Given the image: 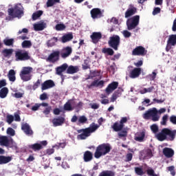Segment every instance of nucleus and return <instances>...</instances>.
<instances>
[{
  "mask_svg": "<svg viewBox=\"0 0 176 176\" xmlns=\"http://www.w3.org/2000/svg\"><path fill=\"white\" fill-rule=\"evenodd\" d=\"M99 127L100 125L96 124V123L93 122L89 125V127L88 128L78 129L77 132L78 133H82L78 135V140H86L87 137H90L91 135V133L96 131Z\"/></svg>",
  "mask_w": 176,
  "mask_h": 176,
  "instance_id": "obj_1",
  "label": "nucleus"
},
{
  "mask_svg": "<svg viewBox=\"0 0 176 176\" xmlns=\"http://www.w3.org/2000/svg\"><path fill=\"white\" fill-rule=\"evenodd\" d=\"M112 149V146L109 143H103L100 144L97 148L94 153V157L96 159H100L101 156H105V155H108L111 150Z\"/></svg>",
  "mask_w": 176,
  "mask_h": 176,
  "instance_id": "obj_2",
  "label": "nucleus"
},
{
  "mask_svg": "<svg viewBox=\"0 0 176 176\" xmlns=\"http://www.w3.org/2000/svg\"><path fill=\"white\" fill-rule=\"evenodd\" d=\"M8 16L14 19L15 17H20L24 14V8L21 4L18 3L14 6V8H9L8 10Z\"/></svg>",
  "mask_w": 176,
  "mask_h": 176,
  "instance_id": "obj_3",
  "label": "nucleus"
},
{
  "mask_svg": "<svg viewBox=\"0 0 176 176\" xmlns=\"http://www.w3.org/2000/svg\"><path fill=\"white\" fill-rule=\"evenodd\" d=\"M15 60L16 61H28V60H31V56L28 51L18 50L15 51Z\"/></svg>",
  "mask_w": 176,
  "mask_h": 176,
  "instance_id": "obj_4",
  "label": "nucleus"
},
{
  "mask_svg": "<svg viewBox=\"0 0 176 176\" xmlns=\"http://www.w3.org/2000/svg\"><path fill=\"white\" fill-rule=\"evenodd\" d=\"M31 72H32V67H23L20 73V78L24 82H28V80H31L32 78V75H31Z\"/></svg>",
  "mask_w": 176,
  "mask_h": 176,
  "instance_id": "obj_5",
  "label": "nucleus"
},
{
  "mask_svg": "<svg viewBox=\"0 0 176 176\" xmlns=\"http://www.w3.org/2000/svg\"><path fill=\"white\" fill-rule=\"evenodd\" d=\"M158 111L156 108H153V109H149L143 114V118L148 120L149 118H152L153 122H157L160 117L157 115Z\"/></svg>",
  "mask_w": 176,
  "mask_h": 176,
  "instance_id": "obj_6",
  "label": "nucleus"
},
{
  "mask_svg": "<svg viewBox=\"0 0 176 176\" xmlns=\"http://www.w3.org/2000/svg\"><path fill=\"white\" fill-rule=\"evenodd\" d=\"M140 24V15L133 16L126 21V27L129 31L135 29Z\"/></svg>",
  "mask_w": 176,
  "mask_h": 176,
  "instance_id": "obj_7",
  "label": "nucleus"
},
{
  "mask_svg": "<svg viewBox=\"0 0 176 176\" xmlns=\"http://www.w3.org/2000/svg\"><path fill=\"white\" fill-rule=\"evenodd\" d=\"M108 45L114 50H118L120 45V36H119L118 35H113L109 38Z\"/></svg>",
  "mask_w": 176,
  "mask_h": 176,
  "instance_id": "obj_8",
  "label": "nucleus"
},
{
  "mask_svg": "<svg viewBox=\"0 0 176 176\" xmlns=\"http://www.w3.org/2000/svg\"><path fill=\"white\" fill-rule=\"evenodd\" d=\"M58 60H60V51H53L47 58V61L52 63V64L57 63Z\"/></svg>",
  "mask_w": 176,
  "mask_h": 176,
  "instance_id": "obj_9",
  "label": "nucleus"
},
{
  "mask_svg": "<svg viewBox=\"0 0 176 176\" xmlns=\"http://www.w3.org/2000/svg\"><path fill=\"white\" fill-rule=\"evenodd\" d=\"M148 51L142 46H138L132 51V56H146Z\"/></svg>",
  "mask_w": 176,
  "mask_h": 176,
  "instance_id": "obj_10",
  "label": "nucleus"
},
{
  "mask_svg": "<svg viewBox=\"0 0 176 176\" xmlns=\"http://www.w3.org/2000/svg\"><path fill=\"white\" fill-rule=\"evenodd\" d=\"M12 142H13L12 140H9L8 136H0V145L1 146H6L9 148H12Z\"/></svg>",
  "mask_w": 176,
  "mask_h": 176,
  "instance_id": "obj_11",
  "label": "nucleus"
},
{
  "mask_svg": "<svg viewBox=\"0 0 176 176\" xmlns=\"http://www.w3.org/2000/svg\"><path fill=\"white\" fill-rule=\"evenodd\" d=\"M165 133L166 135V141H174V140H175L176 130L165 128Z\"/></svg>",
  "mask_w": 176,
  "mask_h": 176,
  "instance_id": "obj_12",
  "label": "nucleus"
},
{
  "mask_svg": "<svg viewBox=\"0 0 176 176\" xmlns=\"http://www.w3.org/2000/svg\"><path fill=\"white\" fill-rule=\"evenodd\" d=\"M105 82L104 80H100L99 79H95L90 85H87V89H93V87H104Z\"/></svg>",
  "mask_w": 176,
  "mask_h": 176,
  "instance_id": "obj_13",
  "label": "nucleus"
},
{
  "mask_svg": "<svg viewBox=\"0 0 176 176\" xmlns=\"http://www.w3.org/2000/svg\"><path fill=\"white\" fill-rule=\"evenodd\" d=\"M142 71L141 67H135L129 72V76L131 79L139 78Z\"/></svg>",
  "mask_w": 176,
  "mask_h": 176,
  "instance_id": "obj_14",
  "label": "nucleus"
},
{
  "mask_svg": "<svg viewBox=\"0 0 176 176\" xmlns=\"http://www.w3.org/2000/svg\"><path fill=\"white\" fill-rule=\"evenodd\" d=\"M90 14L94 20L96 19H101V17H102V12H101V9L100 8H93L90 12Z\"/></svg>",
  "mask_w": 176,
  "mask_h": 176,
  "instance_id": "obj_15",
  "label": "nucleus"
},
{
  "mask_svg": "<svg viewBox=\"0 0 176 176\" xmlns=\"http://www.w3.org/2000/svg\"><path fill=\"white\" fill-rule=\"evenodd\" d=\"M118 86H119V82L116 81H113L111 83L108 85V86L105 89V91L107 94H111L112 91L118 89Z\"/></svg>",
  "mask_w": 176,
  "mask_h": 176,
  "instance_id": "obj_16",
  "label": "nucleus"
},
{
  "mask_svg": "<svg viewBox=\"0 0 176 176\" xmlns=\"http://www.w3.org/2000/svg\"><path fill=\"white\" fill-rule=\"evenodd\" d=\"M21 130L23 131V133L26 135L31 136L34 135V131H32V129H31V126L28 123H25L21 125Z\"/></svg>",
  "mask_w": 176,
  "mask_h": 176,
  "instance_id": "obj_17",
  "label": "nucleus"
},
{
  "mask_svg": "<svg viewBox=\"0 0 176 176\" xmlns=\"http://www.w3.org/2000/svg\"><path fill=\"white\" fill-rule=\"evenodd\" d=\"M55 86L56 84H54V81L52 80H47L41 84V90H47L49 89H52V87H54Z\"/></svg>",
  "mask_w": 176,
  "mask_h": 176,
  "instance_id": "obj_18",
  "label": "nucleus"
},
{
  "mask_svg": "<svg viewBox=\"0 0 176 176\" xmlns=\"http://www.w3.org/2000/svg\"><path fill=\"white\" fill-rule=\"evenodd\" d=\"M72 53V48L71 47H66L62 50L60 52V55L62 58H67V57H69V56H71Z\"/></svg>",
  "mask_w": 176,
  "mask_h": 176,
  "instance_id": "obj_19",
  "label": "nucleus"
},
{
  "mask_svg": "<svg viewBox=\"0 0 176 176\" xmlns=\"http://www.w3.org/2000/svg\"><path fill=\"white\" fill-rule=\"evenodd\" d=\"M90 38L93 43L97 44L98 42H100V39L102 38V34L100 32H94L90 36Z\"/></svg>",
  "mask_w": 176,
  "mask_h": 176,
  "instance_id": "obj_20",
  "label": "nucleus"
},
{
  "mask_svg": "<svg viewBox=\"0 0 176 176\" xmlns=\"http://www.w3.org/2000/svg\"><path fill=\"white\" fill-rule=\"evenodd\" d=\"M97 77H98L99 79L102 78V76H101V70H94V71L90 70L89 75L86 78V80H87L88 79H94V78H97Z\"/></svg>",
  "mask_w": 176,
  "mask_h": 176,
  "instance_id": "obj_21",
  "label": "nucleus"
},
{
  "mask_svg": "<svg viewBox=\"0 0 176 176\" xmlns=\"http://www.w3.org/2000/svg\"><path fill=\"white\" fill-rule=\"evenodd\" d=\"M137 13V8L133 6H131V8H129L125 12V19H129L131 16H134Z\"/></svg>",
  "mask_w": 176,
  "mask_h": 176,
  "instance_id": "obj_22",
  "label": "nucleus"
},
{
  "mask_svg": "<svg viewBox=\"0 0 176 176\" xmlns=\"http://www.w3.org/2000/svg\"><path fill=\"white\" fill-rule=\"evenodd\" d=\"M122 93H123V89L118 87V90H116L111 97V102H115L116 100H118L120 96H122Z\"/></svg>",
  "mask_w": 176,
  "mask_h": 176,
  "instance_id": "obj_23",
  "label": "nucleus"
},
{
  "mask_svg": "<svg viewBox=\"0 0 176 176\" xmlns=\"http://www.w3.org/2000/svg\"><path fill=\"white\" fill-rule=\"evenodd\" d=\"M162 153L168 159H170L174 156V150L171 148L165 147L162 150Z\"/></svg>",
  "mask_w": 176,
  "mask_h": 176,
  "instance_id": "obj_24",
  "label": "nucleus"
},
{
  "mask_svg": "<svg viewBox=\"0 0 176 176\" xmlns=\"http://www.w3.org/2000/svg\"><path fill=\"white\" fill-rule=\"evenodd\" d=\"M64 122H65V118H64V117H58L52 120V124L54 127L62 126L64 124Z\"/></svg>",
  "mask_w": 176,
  "mask_h": 176,
  "instance_id": "obj_25",
  "label": "nucleus"
},
{
  "mask_svg": "<svg viewBox=\"0 0 176 176\" xmlns=\"http://www.w3.org/2000/svg\"><path fill=\"white\" fill-rule=\"evenodd\" d=\"M156 138L157 140H158V141H167V137L166 135V129H162V130L161 131V132L158 133L156 135Z\"/></svg>",
  "mask_w": 176,
  "mask_h": 176,
  "instance_id": "obj_26",
  "label": "nucleus"
},
{
  "mask_svg": "<svg viewBox=\"0 0 176 176\" xmlns=\"http://www.w3.org/2000/svg\"><path fill=\"white\" fill-rule=\"evenodd\" d=\"M78 72H79V67L74 65L67 66V74L74 75V74H76Z\"/></svg>",
  "mask_w": 176,
  "mask_h": 176,
  "instance_id": "obj_27",
  "label": "nucleus"
},
{
  "mask_svg": "<svg viewBox=\"0 0 176 176\" xmlns=\"http://www.w3.org/2000/svg\"><path fill=\"white\" fill-rule=\"evenodd\" d=\"M29 149H32L34 152H38L39 151H41V149H43V146L39 143H35L33 144H30L28 146Z\"/></svg>",
  "mask_w": 176,
  "mask_h": 176,
  "instance_id": "obj_28",
  "label": "nucleus"
},
{
  "mask_svg": "<svg viewBox=\"0 0 176 176\" xmlns=\"http://www.w3.org/2000/svg\"><path fill=\"white\" fill-rule=\"evenodd\" d=\"M68 68V65L67 63H64L62 65L56 67V74L57 75L61 76L63 75V72L67 71Z\"/></svg>",
  "mask_w": 176,
  "mask_h": 176,
  "instance_id": "obj_29",
  "label": "nucleus"
},
{
  "mask_svg": "<svg viewBox=\"0 0 176 176\" xmlns=\"http://www.w3.org/2000/svg\"><path fill=\"white\" fill-rule=\"evenodd\" d=\"M84 162H91V160H93V153L89 151H87L84 153Z\"/></svg>",
  "mask_w": 176,
  "mask_h": 176,
  "instance_id": "obj_30",
  "label": "nucleus"
},
{
  "mask_svg": "<svg viewBox=\"0 0 176 176\" xmlns=\"http://www.w3.org/2000/svg\"><path fill=\"white\" fill-rule=\"evenodd\" d=\"M12 159L10 156L0 155V164H8L12 162Z\"/></svg>",
  "mask_w": 176,
  "mask_h": 176,
  "instance_id": "obj_31",
  "label": "nucleus"
},
{
  "mask_svg": "<svg viewBox=\"0 0 176 176\" xmlns=\"http://www.w3.org/2000/svg\"><path fill=\"white\" fill-rule=\"evenodd\" d=\"M74 39V35L72 33H68L62 36L61 41L63 43H67V42H69V41H72Z\"/></svg>",
  "mask_w": 176,
  "mask_h": 176,
  "instance_id": "obj_32",
  "label": "nucleus"
},
{
  "mask_svg": "<svg viewBox=\"0 0 176 176\" xmlns=\"http://www.w3.org/2000/svg\"><path fill=\"white\" fill-rule=\"evenodd\" d=\"M13 52H14L13 49H4L2 51V54L3 57H6V58H10V57H12V54H13Z\"/></svg>",
  "mask_w": 176,
  "mask_h": 176,
  "instance_id": "obj_33",
  "label": "nucleus"
},
{
  "mask_svg": "<svg viewBox=\"0 0 176 176\" xmlns=\"http://www.w3.org/2000/svg\"><path fill=\"white\" fill-rule=\"evenodd\" d=\"M123 127H124L120 122H116L112 126L111 128L114 131H122L123 130Z\"/></svg>",
  "mask_w": 176,
  "mask_h": 176,
  "instance_id": "obj_34",
  "label": "nucleus"
},
{
  "mask_svg": "<svg viewBox=\"0 0 176 176\" xmlns=\"http://www.w3.org/2000/svg\"><path fill=\"white\" fill-rule=\"evenodd\" d=\"M46 28V23H35L34 25V31H43Z\"/></svg>",
  "mask_w": 176,
  "mask_h": 176,
  "instance_id": "obj_35",
  "label": "nucleus"
},
{
  "mask_svg": "<svg viewBox=\"0 0 176 176\" xmlns=\"http://www.w3.org/2000/svg\"><path fill=\"white\" fill-rule=\"evenodd\" d=\"M144 138H145V131H142L137 133V136L135 138V140L138 141V142H142Z\"/></svg>",
  "mask_w": 176,
  "mask_h": 176,
  "instance_id": "obj_36",
  "label": "nucleus"
},
{
  "mask_svg": "<svg viewBox=\"0 0 176 176\" xmlns=\"http://www.w3.org/2000/svg\"><path fill=\"white\" fill-rule=\"evenodd\" d=\"M168 45L170 46H175L176 45V34H172L169 36L167 41Z\"/></svg>",
  "mask_w": 176,
  "mask_h": 176,
  "instance_id": "obj_37",
  "label": "nucleus"
},
{
  "mask_svg": "<svg viewBox=\"0 0 176 176\" xmlns=\"http://www.w3.org/2000/svg\"><path fill=\"white\" fill-rule=\"evenodd\" d=\"M143 154H142V156H143L144 159H151L152 156H153V154L152 153V150L151 148H148L144 151H143Z\"/></svg>",
  "mask_w": 176,
  "mask_h": 176,
  "instance_id": "obj_38",
  "label": "nucleus"
},
{
  "mask_svg": "<svg viewBox=\"0 0 176 176\" xmlns=\"http://www.w3.org/2000/svg\"><path fill=\"white\" fill-rule=\"evenodd\" d=\"M58 41V38L57 37H53L47 42V45L48 47H53V46H56V43H57Z\"/></svg>",
  "mask_w": 176,
  "mask_h": 176,
  "instance_id": "obj_39",
  "label": "nucleus"
},
{
  "mask_svg": "<svg viewBox=\"0 0 176 176\" xmlns=\"http://www.w3.org/2000/svg\"><path fill=\"white\" fill-rule=\"evenodd\" d=\"M8 79L10 82H14L16 80V72L13 69H10L8 72Z\"/></svg>",
  "mask_w": 176,
  "mask_h": 176,
  "instance_id": "obj_40",
  "label": "nucleus"
},
{
  "mask_svg": "<svg viewBox=\"0 0 176 176\" xmlns=\"http://www.w3.org/2000/svg\"><path fill=\"white\" fill-rule=\"evenodd\" d=\"M8 93H9L8 87L2 88L0 90V98H6V96H8Z\"/></svg>",
  "mask_w": 176,
  "mask_h": 176,
  "instance_id": "obj_41",
  "label": "nucleus"
},
{
  "mask_svg": "<svg viewBox=\"0 0 176 176\" xmlns=\"http://www.w3.org/2000/svg\"><path fill=\"white\" fill-rule=\"evenodd\" d=\"M102 52L104 53V54H108V56H113L115 54V52L112 48H103L102 50Z\"/></svg>",
  "mask_w": 176,
  "mask_h": 176,
  "instance_id": "obj_42",
  "label": "nucleus"
},
{
  "mask_svg": "<svg viewBox=\"0 0 176 176\" xmlns=\"http://www.w3.org/2000/svg\"><path fill=\"white\" fill-rule=\"evenodd\" d=\"M3 43L6 46H13L14 38H6L3 40Z\"/></svg>",
  "mask_w": 176,
  "mask_h": 176,
  "instance_id": "obj_43",
  "label": "nucleus"
},
{
  "mask_svg": "<svg viewBox=\"0 0 176 176\" xmlns=\"http://www.w3.org/2000/svg\"><path fill=\"white\" fill-rule=\"evenodd\" d=\"M42 14H43V11L42 10L36 11L32 14V20H38V19H39V17H41Z\"/></svg>",
  "mask_w": 176,
  "mask_h": 176,
  "instance_id": "obj_44",
  "label": "nucleus"
},
{
  "mask_svg": "<svg viewBox=\"0 0 176 176\" xmlns=\"http://www.w3.org/2000/svg\"><path fill=\"white\" fill-rule=\"evenodd\" d=\"M99 176H115V173L112 170H104L100 173Z\"/></svg>",
  "mask_w": 176,
  "mask_h": 176,
  "instance_id": "obj_45",
  "label": "nucleus"
},
{
  "mask_svg": "<svg viewBox=\"0 0 176 176\" xmlns=\"http://www.w3.org/2000/svg\"><path fill=\"white\" fill-rule=\"evenodd\" d=\"M63 109H64L65 111H74V107H72V106L71 102H69V100L67 101V102L64 104Z\"/></svg>",
  "mask_w": 176,
  "mask_h": 176,
  "instance_id": "obj_46",
  "label": "nucleus"
},
{
  "mask_svg": "<svg viewBox=\"0 0 176 176\" xmlns=\"http://www.w3.org/2000/svg\"><path fill=\"white\" fill-rule=\"evenodd\" d=\"M55 3H60V0H47V8H52V6H54Z\"/></svg>",
  "mask_w": 176,
  "mask_h": 176,
  "instance_id": "obj_47",
  "label": "nucleus"
},
{
  "mask_svg": "<svg viewBox=\"0 0 176 176\" xmlns=\"http://www.w3.org/2000/svg\"><path fill=\"white\" fill-rule=\"evenodd\" d=\"M135 173L137 174V175L142 176L144 174H145V172H144V169L142 167H135Z\"/></svg>",
  "mask_w": 176,
  "mask_h": 176,
  "instance_id": "obj_48",
  "label": "nucleus"
},
{
  "mask_svg": "<svg viewBox=\"0 0 176 176\" xmlns=\"http://www.w3.org/2000/svg\"><path fill=\"white\" fill-rule=\"evenodd\" d=\"M146 173L147 174V175L148 176H159V175L156 174V173H155V170H153V168H148L146 170Z\"/></svg>",
  "mask_w": 176,
  "mask_h": 176,
  "instance_id": "obj_49",
  "label": "nucleus"
},
{
  "mask_svg": "<svg viewBox=\"0 0 176 176\" xmlns=\"http://www.w3.org/2000/svg\"><path fill=\"white\" fill-rule=\"evenodd\" d=\"M21 45L23 49L30 48L31 46H32V43L30 41L25 40L22 43Z\"/></svg>",
  "mask_w": 176,
  "mask_h": 176,
  "instance_id": "obj_50",
  "label": "nucleus"
},
{
  "mask_svg": "<svg viewBox=\"0 0 176 176\" xmlns=\"http://www.w3.org/2000/svg\"><path fill=\"white\" fill-rule=\"evenodd\" d=\"M56 31H63V30H65V25L63 23H58L55 27Z\"/></svg>",
  "mask_w": 176,
  "mask_h": 176,
  "instance_id": "obj_51",
  "label": "nucleus"
},
{
  "mask_svg": "<svg viewBox=\"0 0 176 176\" xmlns=\"http://www.w3.org/2000/svg\"><path fill=\"white\" fill-rule=\"evenodd\" d=\"M167 120H168V115L166 114L162 117V121L161 122V124L162 126H166L167 124Z\"/></svg>",
  "mask_w": 176,
  "mask_h": 176,
  "instance_id": "obj_52",
  "label": "nucleus"
},
{
  "mask_svg": "<svg viewBox=\"0 0 176 176\" xmlns=\"http://www.w3.org/2000/svg\"><path fill=\"white\" fill-rule=\"evenodd\" d=\"M7 134H8V135H11V137H13L15 135L16 132L14 131V129H13V128H8L7 129Z\"/></svg>",
  "mask_w": 176,
  "mask_h": 176,
  "instance_id": "obj_53",
  "label": "nucleus"
},
{
  "mask_svg": "<svg viewBox=\"0 0 176 176\" xmlns=\"http://www.w3.org/2000/svg\"><path fill=\"white\" fill-rule=\"evenodd\" d=\"M151 130L153 133H157V131H159V126H157L156 124H153L151 126Z\"/></svg>",
  "mask_w": 176,
  "mask_h": 176,
  "instance_id": "obj_54",
  "label": "nucleus"
},
{
  "mask_svg": "<svg viewBox=\"0 0 176 176\" xmlns=\"http://www.w3.org/2000/svg\"><path fill=\"white\" fill-rule=\"evenodd\" d=\"M87 122V118L85 116H80L78 119L79 123H86Z\"/></svg>",
  "mask_w": 176,
  "mask_h": 176,
  "instance_id": "obj_55",
  "label": "nucleus"
},
{
  "mask_svg": "<svg viewBox=\"0 0 176 176\" xmlns=\"http://www.w3.org/2000/svg\"><path fill=\"white\" fill-rule=\"evenodd\" d=\"M175 168L174 166H168V170L170 172L171 175L175 176Z\"/></svg>",
  "mask_w": 176,
  "mask_h": 176,
  "instance_id": "obj_56",
  "label": "nucleus"
},
{
  "mask_svg": "<svg viewBox=\"0 0 176 176\" xmlns=\"http://www.w3.org/2000/svg\"><path fill=\"white\" fill-rule=\"evenodd\" d=\"M13 120H14V117L12 115H9L7 116V122L8 124H12Z\"/></svg>",
  "mask_w": 176,
  "mask_h": 176,
  "instance_id": "obj_57",
  "label": "nucleus"
},
{
  "mask_svg": "<svg viewBox=\"0 0 176 176\" xmlns=\"http://www.w3.org/2000/svg\"><path fill=\"white\" fill-rule=\"evenodd\" d=\"M23 96H24V94L21 92H16L13 94V97L15 98H23Z\"/></svg>",
  "mask_w": 176,
  "mask_h": 176,
  "instance_id": "obj_58",
  "label": "nucleus"
},
{
  "mask_svg": "<svg viewBox=\"0 0 176 176\" xmlns=\"http://www.w3.org/2000/svg\"><path fill=\"white\" fill-rule=\"evenodd\" d=\"M51 111H52V107L49 106L43 110V113H44V115H49Z\"/></svg>",
  "mask_w": 176,
  "mask_h": 176,
  "instance_id": "obj_59",
  "label": "nucleus"
},
{
  "mask_svg": "<svg viewBox=\"0 0 176 176\" xmlns=\"http://www.w3.org/2000/svg\"><path fill=\"white\" fill-rule=\"evenodd\" d=\"M41 85V80H37V81L33 85L32 89L34 90H36L37 87H39V86Z\"/></svg>",
  "mask_w": 176,
  "mask_h": 176,
  "instance_id": "obj_60",
  "label": "nucleus"
},
{
  "mask_svg": "<svg viewBox=\"0 0 176 176\" xmlns=\"http://www.w3.org/2000/svg\"><path fill=\"white\" fill-rule=\"evenodd\" d=\"M108 71L109 72H111V74H115V63H113V65H110V67H108Z\"/></svg>",
  "mask_w": 176,
  "mask_h": 176,
  "instance_id": "obj_61",
  "label": "nucleus"
},
{
  "mask_svg": "<svg viewBox=\"0 0 176 176\" xmlns=\"http://www.w3.org/2000/svg\"><path fill=\"white\" fill-rule=\"evenodd\" d=\"M122 34L124 38H130V36H131V32H129L128 30H124Z\"/></svg>",
  "mask_w": 176,
  "mask_h": 176,
  "instance_id": "obj_62",
  "label": "nucleus"
},
{
  "mask_svg": "<svg viewBox=\"0 0 176 176\" xmlns=\"http://www.w3.org/2000/svg\"><path fill=\"white\" fill-rule=\"evenodd\" d=\"M127 117H122L120 121V124L124 127V123H127Z\"/></svg>",
  "mask_w": 176,
  "mask_h": 176,
  "instance_id": "obj_63",
  "label": "nucleus"
},
{
  "mask_svg": "<svg viewBox=\"0 0 176 176\" xmlns=\"http://www.w3.org/2000/svg\"><path fill=\"white\" fill-rule=\"evenodd\" d=\"M170 122L173 123V124H176V116H171L170 117Z\"/></svg>",
  "mask_w": 176,
  "mask_h": 176,
  "instance_id": "obj_64",
  "label": "nucleus"
}]
</instances>
